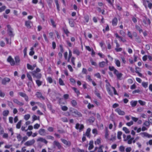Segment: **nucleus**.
Listing matches in <instances>:
<instances>
[{"mask_svg":"<svg viewBox=\"0 0 152 152\" xmlns=\"http://www.w3.org/2000/svg\"><path fill=\"white\" fill-rule=\"evenodd\" d=\"M109 69L111 71L113 72V73L117 76L118 79L120 80L122 76V74L119 73V72L116 69L114 66H109Z\"/></svg>","mask_w":152,"mask_h":152,"instance_id":"nucleus-1","label":"nucleus"},{"mask_svg":"<svg viewBox=\"0 0 152 152\" xmlns=\"http://www.w3.org/2000/svg\"><path fill=\"white\" fill-rule=\"evenodd\" d=\"M70 111L72 115L75 117L80 118L82 116V113L76 109H72L70 110Z\"/></svg>","mask_w":152,"mask_h":152,"instance_id":"nucleus-2","label":"nucleus"},{"mask_svg":"<svg viewBox=\"0 0 152 152\" xmlns=\"http://www.w3.org/2000/svg\"><path fill=\"white\" fill-rule=\"evenodd\" d=\"M7 31L10 37H13L14 34L13 33V29L9 25L7 26Z\"/></svg>","mask_w":152,"mask_h":152,"instance_id":"nucleus-3","label":"nucleus"},{"mask_svg":"<svg viewBox=\"0 0 152 152\" xmlns=\"http://www.w3.org/2000/svg\"><path fill=\"white\" fill-rule=\"evenodd\" d=\"M35 142V140L34 139H32L24 143V145L27 146H30L33 145Z\"/></svg>","mask_w":152,"mask_h":152,"instance_id":"nucleus-4","label":"nucleus"},{"mask_svg":"<svg viewBox=\"0 0 152 152\" xmlns=\"http://www.w3.org/2000/svg\"><path fill=\"white\" fill-rule=\"evenodd\" d=\"M31 74L34 77H36L37 78L39 79L41 77V74L40 73H37L36 72V71H33L31 72Z\"/></svg>","mask_w":152,"mask_h":152,"instance_id":"nucleus-5","label":"nucleus"},{"mask_svg":"<svg viewBox=\"0 0 152 152\" xmlns=\"http://www.w3.org/2000/svg\"><path fill=\"white\" fill-rule=\"evenodd\" d=\"M7 61L9 62L12 66H14L15 64V62L13 58L11 56H9L7 59Z\"/></svg>","mask_w":152,"mask_h":152,"instance_id":"nucleus-6","label":"nucleus"},{"mask_svg":"<svg viewBox=\"0 0 152 152\" xmlns=\"http://www.w3.org/2000/svg\"><path fill=\"white\" fill-rule=\"evenodd\" d=\"M84 126L83 124H80L77 123L76 124L75 128L77 129H79V132H81L84 129Z\"/></svg>","mask_w":152,"mask_h":152,"instance_id":"nucleus-7","label":"nucleus"},{"mask_svg":"<svg viewBox=\"0 0 152 152\" xmlns=\"http://www.w3.org/2000/svg\"><path fill=\"white\" fill-rule=\"evenodd\" d=\"M18 94L20 96L24 97L26 101L28 102V96L25 93H23L22 92H19L18 93Z\"/></svg>","mask_w":152,"mask_h":152,"instance_id":"nucleus-8","label":"nucleus"},{"mask_svg":"<svg viewBox=\"0 0 152 152\" xmlns=\"http://www.w3.org/2000/svg\"><path fill=\"white\" fill-rule=\"evenodd\" d=\"M10 81V78L8 77H6L4 78L2 81V84L4 85H6L7 83H9Z\"/></svg>","mask_w":152,"mask_h":152,"instance_id":"nucleus-9","label":"nucleus"},{"mask_svg":"<svg viewBox=\"0 0 152 152\" xmlns=\"http://www.w3.org/2000/svg\"><path fill=\"white\" fill-rule=\"evenodd\" d=\"M140 134L141 135V136L143 137H147L148 138H150L151 137H152V135L151 134H148L147 133L144 132L141 133Z\"/></svg>","mask_w":152,"mask_h":152,"instance_id":"nucleus-10","label":"nucleus"},{"mask_svg":"<svg viewBox=\"0 0 152 152\" xmlns=\"http://www.w3.org/2000/svg\"><path fill=\"white\" fill-rule=\"evenodd\" d=\"M13 101L16 104L19 106H22L24 105V103L23 102H20L17 99H14Z\"/></svg>","mask_w":152,"mask_h":152,"instance_id":"nucleus-11","label":"nucleus"},{"mask_svg":"<svg viewBox=\"0 0 152 152\" xmlns=\"http://www.w3.org/2000/svg\"><path fill=\"white\" fill-rule=\"evenodd\" d=\"M106 62L102 61L99 63V66L100 67L103 68L107 64L108 61L107 59L106 60Z\"/></svg>","mask_w":152,"mask_h":152,"instance_id":"nucleus-12","label":"nucleus"},{"mask_svg":"<svg viewBox=\"0 0 152 152\" xmlns=\"http://www.w3.org/2000/svg\"><path fill=\"white\" fill-rule=\"evenodd\" d=\"M115 111L117 112L119 115H124L125 114V113L123 111H122L119 108L115 109Z\"/></svg>","mask_w":152,"mask_h":152,"instance_id":"nucleus-13","label":"nucleus"},{"mask_svg":"<svg viewBox=\"0 0 152 152\" xmlns=\"http://www.w3.org/2000/svg\"><path fill=\"white\" fill-rule=\"evenodd\" d=\"M36 95L37 97L39 99H42L43 100L45 99V97L42 96V95L40 92H37L36 93Z\"/></svg>","mask_w":152,"mask_h":152,"instance_id":"nucleus-14","label":"nucleus"},{"mask_svg":"<svg viewBox=\"0 0 152 152\" xmlns=\"http://www.w3.org/2000/svg\"><path fill=\"white\" fill-rule=\"evenodd\" d=\"M53 145H54L57 146L58 149H60L61 148L60 144L56 141H54L53 142Z\"/></svg>","mask_w":152,"mask_h":152,"instance_id":"nucleus-15","label":"nucleus"},{"mask_svg":"<svg viewBox=\"0 0 152 152\" xmlns=\"http://www.w3.org/2000/svg\"><path fill=\"white\" fill-rule=\"evenodd\" d=\"M39 134L41 135L44 136L46 134L45 130L44 129H40L39 131Z\"/></svg>","mask_w":152,"mask_h":152,"instance_id":"nucleus-16","label":"nucleus"},{"mask_svg":"<svg viewBox=\"0 0 152 152\" xmlns=\"http://www.w3.org/2000/svg\"><path fill=\"white\" fill-rule=\"evenodd\" d=\"M143 22L145 25L150 24L151 21L150 19L147 18H145L142 21Z\"/></svg>","mask_w":152,"mask_h":152,"instance_id":"nucleus-17","label":"nucleus"},{"mask_svg":"<svg viewBox=\"0 0 152 152\" xmlns=\"http://www.w3.org/2000/svg\"><path fill=\"white\" fill-rule=\"evenodd\" d=\"M62 142L65 145L69 146L70 145L71 143L69 141H67L66 140L63 139H61Z\"/></svg>","mask_w":152,"mask_h":152,"instance_id":"nucleus-18","label":"nucleus"},{"mask_svg":"<svg viewBox=\"0 0 152 152\" xmlns=\"http://www.w3.org/2000/svg\"><path fill=\"white\" fill-rule=\"evenodd\" d=\"M36 64H34L33 66H32L29 64H27V68L31 70H33L34 68L36 67Z\"/></svg>","mask_w":152,"mask_h":152,"instance_id":"nucleus-19","label":"nucleus"},{"mask_svg":"<svg viewBox=\"0 0 152 152\" xmlns=\"http://www.w3.org/2000/svg\"><path fill=\"white\" fill-rule=\"evenodd\" d=\"M37 141L43 142L45 144H47L48 143V141L42 137H39L38 138Z\"/></svg>","mask_w":152,"mask_h":152,"instance_id":"nucleus-20","label":"nucleus"},{"mask_svg":"<svg viewBox=\"0 0 152 152\" xmlns=\"http://www.w3.org/2000/svg\"><path fill=\"white\" fill-rule=\"evenodd\" d=\"M31 22L30 21H26L25 22V25L28 28H30L31 27Z\"/></svg>","mask_w":152,"mask_h":152,"instance_id":"nucleus-21","label":"nucleus"},{"mask_svg":"<svg viewBox=\"0 0 152 152\" xmlns=\"http://www.w3.org/2000/svg\"><path fill=\"white\" fill-rule=\"evenodd\" d=\"M15 64L17 65H18L20 61V59L19 57L17 56H16L15 57Z\"/></svg>","mask_w":152,"mask_h":152,"instance_id":"nucleus-22","label":"nucleus"},{"mask_svg":"<svg viewBox=\"0 0 152 152\" xmlns=\"http://www.w3.org/2000/svg\"><path fill=\"white\" fill-rule=\"evenodd\" d=\"M117 22L118 20L116 18H115L112 20V24L113 26H116Z\"/></svg>","mask_w":152,"mask_h":152,"instance_id":"nucleus-23","label":"nucleus"},{"mask_svg":"<svg viewBox=\"0 0 152 152\" xmlns=\"http://www.w3.org/2000/svg\"><path fill=\"white\" fill-rule=\"evenodd\" d=\"M115 63L116 65L118 67L121 66V63L120 61L116 59H115Z\"/></svg>","mask_w":152,"mask_h":152,"instance_id":"nucleus-24","label":"nucleus"},{"mask_svg":"<svg viewBox=\"0 0 152 152\" xmlns=\"http://www.w3.org/2000/svg\"><path fill=\"white\" fill-rule=\"evenodd\" d=\"M69 23L70 26L72 27H73L74 26V22L72 19L69 20Z\"/></svg>","mask_w":152,"mask_h":152,"instance_id":"nucleus-25","label":"nucleus"},{"mask_svg":"<svg viewBox=\"0 0 152 152\" xmlns=\"http://www.w3.org/2000/svg\"><path fill=\"white\" fill-rule=\"evenodd\" d=\"M93 144V141H91L89 143V146L88 147V149L89 150H91L93 148L94 146Z\"/></svg>","mask_w":152,"mask_h":152,"instance_id":"nucleus-26","label":"nucleus"},{"mask_svg":"<svg viewBox=\"0 0 152 152\" xmlns=\"http://www.w3.org/2000/svg\"><path fill=\"white\" fill-rule=\"evenodd\" d=\"M48 108L53 113H54L55 112V111L54 109L52 108V107L50 104H48Z\"/></svg>","mask_w":152,"mask_h":152,"instance_id":"nucleus-27","label":"nucleus"},{"mask_svg":"<svg viewBox=\"0 0 152 152\" xmlns=\"http://www.w3.org/2000/svg\"><path fill=\"white\" fill-rule=\"evenodd\" d=\"M73 53L74 54H76L77 56H79L80 55V52L79 50L76 49H74L73 50Z\"/></svg>","mask_w":152,"mask_h":152,"instance_id":"nucleus-28","label":"nucleus"},{"mask_svg":"<svg viewBox=\"0 0 152 152\" xmlns=\"http://www.w3.org/2000/svg\"><path fill=\"white\" fill-rule=\"evenodd\" d=\"M107 90L109 95L111 96H113V93L112 91L111 90L110 88L108 87L107 88Z\"/></svg>","mask_w":152,"mask_h":152,"instance_id":"nucleus-29","label":"nucleus"},{"mask_svg":"<svg viewBox=\"0 0 152 152\" xmlns=\"http://www.w3.org/2000/svg\"><path fill=\"white\" fill-rule=\"evenodd\" d=\"M91 129L90 128H88L86 132V135L88 137H90V133L91 131Z\"/></svg>","mask_w":152,"mask_h":152,"instance_id":"nucleus-30","label":"nucleus"},{"mask_svg":"<svg viewBox=\"0 0 152 152\" xmlns=\"http://www.w3.org/2000/svg\"><path fill=\"white\" fill-rule=\"evenodd\" d=\"M137 101H132L131 102H130L131 104V106H132V107H135L136 106V105L137 104Z\"/></svg>","mask_w":152,"mask_h":152,"instance_id":"nucleus-31","label":"nucleus"},{"mask_svg":"<svg viewBox=\"0 0 152 152\" xmlns=\"http://www.w3.org/2000/svg\"><path fill=\"white\" fill-rule=\"evenodd\" d=\"M9 113V111L8 110H5L3 112V115L4 116H7L8 115Z\"/></svg>","mask_w":152,"mask_h":152,"instance_id":"nucleus-32","label":"nucleus"},{"mask_svg":"<svg viewBox=\"0 0 152 152\" xmlns=\"http://www.w3.org/2000/svg\"><path fill=\"white\" fill-rule=\"evenodd\" d=\"M143 4L145 6L146 8L147 7V4L149 2V0H143Z\"/></svg>","mask_w":152,"mask_h":152,"instance_id":"nucleus-33","label":"nucleus"},{"mask_svg":"<svg viewBox=\"0 0 152 152\" xmlns=\"http://www.w3.org/2000/svg\"><path fill=\"white\" fill-rule=\"evenodd\" d=\"M22 121L20 120L16 124V127L17 129H20V127Z\"/></svg>","mask_w":152,"mask_h":152,"instance_id":"nucleus-34","label":"nucleus"},{"mask_svg":"<svg viewBox=\"0 0 152 152\" xmlns=\"http://www.w3.org/2000/svg\"><path fill=\"white\" fill-rule=\"evenodd\" d=\"M123 130L126 134L129 133L130 132L129 129L126 127H124L123 128Z\"/></svg>","mask_w":152,"mask_h":152,"instance_id":"nucleus-35","label":"nucleus"},{"mask_svg":"<svg viewBox=\"0 0 152 152\" xmlns=\"http://www.w3.org/2000/svg\"><path fill=\"white\" fill-rule=\"evenodd\" d=\"M30 51L29 52V54L30 56H33L34 53V52L33 51L34 48L32 47L30 49Z\"/></svg>","mask_w":152,"mask_h":152,"instance_id":"nucleus-36","label":"nucleus"},{"mask_svg":"<svg viewBox=\"0 0 152 152\" xmlns=\"http://www.w3.org/2000/svg\"><path fill=\"white\" fill-rule=\"evenodd\" d=\"M7 102L8 105L10 107L11 109H12L13 107V104L12 102L9 101H7Z\"/></svg>","mask_w":152,"mask_h":152,"instance_id":"nucleus-37","label":"nucleus"},{"mask_svg":"<svg viewBox=\"0 0 152 152\" xmlns=\"http://www.w3.org/2000/svg\"><path fill=\"white\" fill-rule=\"evenodd\" d=\"M136 28L138 30L140 33L142 32V30L140 28V27L137 25L135 26Z\"/></svg>","mask_w":152,"mask_h":152,"instance_id":"nucleus-38","label":"nucleus"},{"mask_svg":"<svg viewBox=\"0 0 152 152\" xmlns=\"http://www.w3.org/2000/svg\"><path fill=\"white\" fill-rule=\"evenodd\" d=\"M71 103L72 106L73 107L75 106L77 104V103L76 101H75V100H74L72 101Z\"/></svg>","mask_w":152,"mask_h":152,"instance_id":"nucleus-39","label":"nucleus"},{"mask_svg":"<svg viewBox=\"0 0 152 152\" xmlns=\"http://www.w3.org/2000/svg\"><path fill=\"white\" fill-rule=\"evenodd\" d=\"M142 85L144 87L146 88L148 86V83L147 82H142Z\"/></svg>","mask_w":152,"mask_h":152,"instance_id":"nucleus-40","label":"nucleus"},{"mask_svg":"<svg viewBox=\"0 0 152 152\" xmlns=\"http://www.w3.org/2000/svg\"><path fill=\"white\" fill-rule=\"evenodd\" d=\"M103 147V145H101L99 147L98 150L97 151V152H103L102 148Z\"/></svg>","mask_w":152,"mask_h":152,"instance_id":"nucleus-41","label":"nucleus"},{"mask_svg":"<svg viewBox=\"0 0 152 152\" xmlns=\"http://www.w3.org/2000/svg\"><path fill=\"white\" fill-rule=\"evenodd\" d=\"M119 150L121 152H124L125 151V147L124 146H121L119 148Z\"/></svg>","mask_w":152,"mask_h":152,"instance_id":"nucleus-42","label":"nucleus"},{"mask_svg":"<svg viewBox=\"0 0 152 152\" xmlns=\"http://www.w3.org/2000/svg\"><path fill=\"white\" fill-rule=\"evenodd\" d=\"M59 84L61 86H64L65 85L63 81L61 78H59Z\"/></svg>","mask_w":152,"mask_h":152,"instance_id":"nucleus-43","label":"nucleus"},{"mask_svg":"<svg viewBox=\"0 0 152 152\" xmlns=\"http://www.w3.org/2000/svg\"><path fill=\"white\" fill-rule=\"evenodd\" d=\"M30 115L29 114L26 115L24 116V119L26 121L28 120L30 118Z\"/></svg>","mask_w":152,"mask_h":152,"instance_id":"nucleus-44","label":"nucleus"},{"mask_svg":"<svg viewBox=\"0 0 152 152\" xmlns=\"http://www.w3.org/2000/svg\"><path fill=\"white\" fill-rule=\"evenodd\" d=\"M109 136V134H108V130L107 129H106L105 131V137L106 138L108 139Z\"/></svg>","mask_w":152,"mask_h":152,"instance_id":"nucleus-45","label":"nucleus"},{"mask_svg":"<svg viewBox=\"0 0 152 152\" xmlns=\"http://www.w3.org/2000/svg\"><path fill=\"white\" fill-rule=\"evenodd\" d=\"M94 120V118L93 117H91L88 119V121L90 123H93Z\"/></svg>","mask_w":152,"mask_h":152,"instance_id":"nucleus-46","label":"nucleus"},{"mask_svg":"<svg viewBox=\"0 0 152 152\" xmlns=\"http://www.w3.org/2000/svg\"><path fill=\"white\" fill-rule=\"evenodd\" d=\"M17 139L19 141H20L21 140L22 137L20 134H17Z\"/></svg>","mask_w":152,"mask_h":152,"instance_id":"nucleus-47","label":"nucleus"},{"mask_svg":"<svg viewBox=\"0 0 152 152\" xmlns=\"http://www.w3.org/2000/svg\"><path fill=\"white\" fill-rule=\"evenodd\" d=\"M122 134V132H118L117 134V137L119 139H121V136Z\"/></svg>","mask_w":152,"mask_h":152,"instance_id":"nucleus-48","label":"nucleus"},{"mask_svg":"<svg viewBox=\"0 0 152 152\" xmlns=\"http://www.w3.org/2000/svg\"><path fill=\"white\" fill-rule=\"evenodd\" d=\"M47 139H48L51 140H54V137L50 135H48L46 136Z\"/></svg>","mask_w":152,"mask_h":152,"instance_id":"nucleus-49","label":"nucleus"},{"mask_svg":"<svg viewBox=\"0 0 152 152\" xmlns=\"http://www.w3.org/2000/svg\"><path fill=\"white\" fill-rule=\"evenodd\" d=\"M52 25L53 26V27L54 28H56V25L55 24V23L53 20L51 19H50Z\"/></svg>","mask_w":152,"mask_h":152,"instance_id":"nucleus-50","label":"nucleus"},{"mask_svg":"<svg viewBox=\"0 0 152 152\" xmlns=\"http://www.w3.org/2000/svg\"><path fill=\"white\" fill-rule=\"evenodd\" d=\"M5 96V94L2 92L1 90H0V97H4Z\"/></svg>","mask_w":152,"mask_h":152,"instance_id":"nucleus-51","label":"nucleus"},{"mask_svg":"<svg viewBox=\"0 0 152 152\" xmlns=\"http://www.w3.org/2000/svg\"><path fill=\"white\" fill-rule=\"evenodd\" d=\"M36 83L38 86H41L42 83V82L39 80H37L36 81Z\"/></svg>","mask_w":152,"mask_h":152,"instance_id":"nucleus-52","label":"nucleus"},{"mask_svg":"<svg viewBox=\"0 0 152 152\" xmlns=\"http://www.w3.org/2000/svg\"><path fill=\"white\" fill-rule=\"evenodd\" d=\"M138 102L142 106L144 105L145 104V102L141 100H139Z\"/></svg>","mask_w":152,"mask_h":152,"instance_id":"nucleus-53","label":"nucleus"},{"mask_svg":"<svg viewBox=\"0 0 152 152\" xmlns=\"http://www.w3.org/2000/svg\"><path fill=\"white\" fill-rule=\"evenodd\" d=\"M95 144H99L101 143V140L99 139H97L94 142Z\"/></svg>","mask_w":152,"mask_h":152,"instance_id":"nucleus-54","label":"nucleus"},{"mask_svg":"<svg viewBox=\"0 0 152 152\" xmlns=\"http://www.w3.org/2000/svg\"><path fill=\"white\" fill-rule=\"evenodd\" d=\"M37 102H35L34 101H31L30 102V105L32 106H34L35 104H37Z\"/></svg>","mask_w":152,"mask_h":152,"instance_id":"nucleus-55","label":"nucleus"},{"mask_svg":"<svg viewBox=\"0 0 152 152\" xmlns=\"http://www.w3.org/2000/svg\"><path fill=\"white\" fill-rule=\"evenodd\" d=\"M84 19L86 22H88L89 20V16L88 15H86L84 16Z\"/></svg>","mask_w":152,"mask_h":152,"instance_id":"nucleus-56","label":"nucleus"},{"mask_svg":"<svg viewBox=\"0 0 152 152\" xmlns=\"http://www.w3.org/2000/svg\"><path fill=\"white\" fill-rule=\"evenodd\" d=\"M70 81L71 83L73 84L75 83L76 82L75 80L73 78H71L70 79Z\"/></svg>","mask_w":152,"mask_h":152,"instance_id":"nucleus-57","label":"nucleus"},{"mask_svg":"<svg viewBox=\"0 0 152 152\" xmlns=\"http://www.w3.org/2000/svg\"><path fill=\"white\" fill-rule=\"evenodd\" d=\"M61 120L65 122H67L68 121V120L67 118L66 117H64L61 118Z\"/></svg>","mask_w":152,"mask_h":152,"instance_id":"nucleus-58","label":"nucleus"},{"mask_svg":"<svg viewBox=\"0 0 152 152\" xmlns=\"http://www.w3.org/2000/svg\"><path fill=\"white\" fill-rule=\"evenodd\" d=\"M86 79L87 80H88L89 81L91 82L92 80L91 78V77L90 75H88L86 76Z\"/></svg>","mask_w":152,"mask_h":152,"instance_id":"nucleus-59","label":"nucleus"},{"mask_svg":"<svg viewBox=\"0 0 152 152\" xmlns=\"http://www.w3.org/2000/svg\"><path fill=\"white\" fill-rule=\"evenodd\" d=\"M6 8V7L5 6H3L0 8V12L4 11Z\"/></svg>","mask_w":152,"mask_h":152,"instance_id":"nucleus-60","label":"nucleus"},{"mask_svg":"<svg viewBox=\"0 0 152 152\" xmlns=\"http://www.w3.org/2000/svg\"><path fill=\"white\" fill-rule=\"evenodd\" d=\"M47 80L50 83H51L53 82L52 79L50 77H48Z\"/></svg>","mask_w":152,"mask_h":152,"instance_id":"nucleus-61","label":"nucleus"},{"mask_svg":"<svg viewBox=\"0 0 152 152\" xmlns=\"http://www.w3.org/2000/svg\"><path fill=\"white\" fill-rule=\"evenodd\" d=\"M62 110L63 111H66L68 110V107L66 106H62L61 107Z\"/></svg>","mask_w":152,"mask_h":152,"instance_id":"nucleus-62","label":"nucleus"},{"mask_svg":"<svg viewBox=\"0 0 152 152\" xmlns=\"http://www.w3.org/2000/svg\"><path fill=\"white\" fill-rule=\"evenodd\" d=\"M133 124V122L132 121H131L130 122H128L126 123V124L127 126H130Z\"/></svg>","mask_w":152,"mask_h":152,"instance_id":"nucleus-63","label":"nucleus"},{"mask_svg":"<svg viewBox=\"0 0 152 152\" xmlns=\"http://www.w3.org/2000/svg\"><path fill=\"white\" fill-rule=\"evenodd\" d=\"M40 127V125L38 124H36L34 125V128L35 129H38Z\"/></svg>","mask_w":152,"mask_h":152,"instance_id":"nucleus-64","label":"nucleus"}]
</instances>
